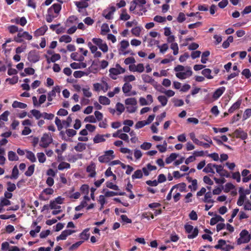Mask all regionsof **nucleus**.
<instances>
[{
    "mask_svg": "<svg viewBox=\"0 0 251 251\" xmlns=\"http://www.w3.org/2000/svg\"><path fill=\"white\" fill-rule=\"evenodd\" d=\"M61 9V4L56 3L53 4L47 11L46 20L48 23H51L59 15Z\"/></svg>",
    "mask_w": 251,
    "mask_h": 251,
    "instance_id": "nucleus-1",
    "label": "nucleus"
},
{
    "mask_svg": "<svg viewBox=\"0 0 251 251\" xmlns=\"http://www.w3.org/2000/svg\"><path fill=\"white\" fill-rule=\"evenodd\" d=\"M184 228L186 233H189L187 237L189 239H193L196 237L199 233V230L197 227L194 228L193 226L186 224L184 226Z\"/></svg>",
    "mask_w": 251,
    "mask_h": 251,
    "instance_id": "nucleus-2",
    "label": "nucleus"
},
{
    "mask_svg": "<svg viewBox=\"0 0 251 251\" xmlns=\"http://www.w3.org/2000/svg\"><path fill=\"white\" fill-rule=\"evenodd\" d=\"M113 150H108L104 152V154L99 157V161L101 163H108L111 159H113L115 156L113 155Z\"/></svg>",
    "mask_w": 251,
    "mask_h": 251,
    "instance_id": "nucleus-3",
    "label": "nucleus"
},
{
    "mask_svg": "<svg viewBox=\"0 0 251 251\" xmlns=\"http://www.w3.org/2000/svg\"><path fill=\"white\" fill-rule=\"evenodd\" d=\"M116 67V68H112L109 70L110 73L109 75L113 79H116V77L112 76V75H117L125 72V69L122 68L119 64H117Z\"/></svg>",
    "mask_w": 251,
    "mask_h": 251,
    "instance_id": "nucleus-4",
    "label": "nucleus"
},
{
    "mask_svg": "<svg viewBox=\"0 0 251 251\" xmlns=\"http://www.w3.org/2000/svg\"><path fill=\"white\" fill-rule=\"evenodd\" d=\"M22 38H24L27 40H31L32 38V36L27 31H24L22 33L19 32L17 34V36L14 37L13 41L17 43H22L24 42V40Z\"/></svg>",
    "mask_w": 251,
    "mask_h": 251,
    "instance_id": "nucleus-5",
    "label": "nucleus"
},
{
    "mask_svg": "<svg viewBox=\"0 0 251 251\" xmlns=\"http://www.w3.org/2000/svg\"><path fill=\"white\" fill-rule=\"evenodd\" d=\"M52 142V138L51 136L47 133H45L41 137L40 146L43 148H46Z\"/></svg>",
    "mask_w": 251,
    "mask_h": 251,
    "instance_id": "nucleus-6",
    "label": "nucleus"
},
{
    "mask_svg": "<svg viewBox=\"0 0 251 251\" xmlns=\"http://www.w3.org/2000/svg\"><path fill=\"white\" fill-rule=\"evenodd\" d=\"M92 42L103 52H106L108 51V47L106 43H103V40L100 38H94L92 39Z\"/></svg>",
    "mask_w": 251,
    "mask_h": 251,
    "instance_id": "nucleus-7",
    "label": "nucleus"
},
{
    "mask_svg": "<svg viewBox=\"0 0 251 251\" xmlns=\"http://www.w3.org/2000/svg\"><path fill=\"white\" fill-rule=\"evenodd\" d=\"M27 59L31 63H36L39 60L40 55L36 50H31L28 54Z\"/></svg>",
    "mask_w": 251,
    "mask_h": 251,
    "instance_id": "nucleus-8",
    "label": "nucleus"
},
{
    "mask_svg": "<svg viewBox=\"0 0 251 251\" xmlns=\"http://www.w3.org/2000/svg\"><path fill=\"white\" fill-rule=\"evenodd\" d=\"M75 232V230H72L70 229H66L63 231L61 234L56 237V240L59 241L60 240H65L67 237Z\"/></svg>",
    "mask_w": 251,
    "mask_h": 251,
    "instance_id": "nucleus-9",
    "label": "nucleus"
},
{
    "mask_svg": "<svg viewBox=\"0 0 251 251\" xmlns=\"http://www.w3.org/2000/svg\"><path fill=\"white\" fill-rule=\"evenodd\" d=\"M192 75V71L190 69L185 72H179L176 74V77L181 79H185L186 77L190 76Z\"/></svg>",
    "mask_w": 251,
    "mask_h": 251,
    "instance_id": "nucleus-10",
    "label": "nucleus"
},
{
    "mask_svg": "<svg viewBox=\"0 0 251 251\" xmlns=\"http://www.w3.org/2000/svg\"><path fill=\"white\" fill-rule=\"evenodd\" d=\"M226 90L225 87H221L215 90L213 94V98L217 100L219 98Z\"/></svg>",
    "mask_w": 251,
    "mask_h": 251,
    "instance_id": "nucleus-11",
    "label": "nucleus"
},
{
    "mask_svg": "<svg viewBox=\"0 0 251 251\" xmlns=\"http://www.w3.org/2000/svg\"><path fill=\"white\" fill-rule=\"evenodd\" d=\"M240 236L243 241L247 240L248 241V243L250 241L251 238V235L249 234L248 231L246 229H244L241 231L240 233Z\"/></svg>",
    "mask_w": 251,
    "mask_h": 251,
    "instance_id": "nucleus-12",
    "label": "nucleus"
},
{
    "mask_svg": "<svg viewBox=\"0 0 251 251\" xmlns=\"http://www.w3.org/2000/svg\"><path fill=\"white\" fill-rule=\"evenodd\" d=\"M86 171L87 172L90 173V174L89 175V176L90 177H93L96 175V171H95V165L94 164L92 163L90 165L88 166L86 168Z\"/></svg>",
    "mask_w": 251,
    "mask_h": 251,
    "instance_id": "nucleus-13",
    "label": "nucleus"
},
{
    "mask_svg": "<svg viewBox=\"0 0 251 251\" xmlns=\"http://www.w3.org/2000/svg\"><path fill=\"white\" fill-rule=\"evenodd\" d=\"M45 57L47 58L48 63H50L51 62H55L61 58L60 55L58 53H54L50 58H49L47 55H45Z\"/></svg>",
    "mask_w": 251,
    "mask_h": 251,
    "instance_id": "nucleus-14",
    "label": "nucleus"
},
{
    "mask_svg": "<svg viewBox=\"0 0 251 251\" xmlns=\"http://www.w3.org/2000/svg\"><path fill=\"white\" fill-rule=\"evenodd\" d=\"M235 133L237 137L240 138L242 140H245L248 137V134L241 129H237L235 131Z\"/></svg>",
    "mask_w": 251,
    "mask_h": 251,
    "instance_id": "nucleus-15",
    "label": "nucleus"
},
{
    "mask_svg": "<svg viewBox=\"0 0 251 251\" xmlns=\"http://www.w3.org/2000/svg\"><path fill=\"white\" fill-rule=\"evenodd\" d=\"M225 221L224 218H223L221 216L216 215L214 217H213L211 219L210 224L211 226H213L219 222H223Z\"/></svg>",
    "mask_w": 251,
    "mask_h": 251,
    "instance_id": "nucleus-16",
    "label": "nucleus"
},
{
    "mask_svg": "<svg viewBox=\"0 0 251 251\" xmlns=\"http://www.w3.org/2000/svg\"><path fill=\"white\" fill-rule=\"evenodd\" d=\"M191 139L193 140L194 143H195L196 144H197L199 146H202L205 149L209 148L210 147L209 144H208L207 143H203L201 141H199L198 139H197L196 138H192V136L191 135Z\"/></svg>",
    "mask_w": 251,
    "mask_h": 251,
    "instance_id": "nucleus-17",
    "label": "nucleus"
},
{
    "mask_svg": "<svg viewBox=\"0 0 251 251\" xmlns=\"http://www.w3.org/2000/svg\"><path fill=\"white\" fill-rule=\"evenodd\" d=\"M241 104V100H237L235 103H234L229 108L228 112L229 113H232L234 111L239 108L240 105Z\"/></svg>",
    "mask_w": 251,
    "mask_h": 251,
    "instance_id": "nucleus-18",
    "label": "nucleus"
},
{
    "mask_svg": "<svg viewBox=\"0 0 251 251\" xmlns=\"http://www.w3.org/2000/svg\"><path fill=\"white\" fill-rule=\"evenodd\" d=\"M215 164H213L212 163H208L207 164L206 167L203 169V172L206 173H211L212 174H214L215 172L214 171L213 168H215Z\"/></svg>",
    "mask_w": 251,
    "mask_h": 251,
    "instance_id": "nucleus-19",
    "label": "nucleus"
},
{
    "mask_svg": "<svg viewBox=\"0 0 251 251\" xmlns=\"http://www.w3.org/2000/svg\"><path fill=\"white\" fill-rule=\"evenodd\" d=\"M48 29V27L47 26H42L38 29H37L34 32V35L35 36H39L43 35L45 34L46 31Z\"/></svg>",
    "mask_w": 251,
    "mask_h": 251,
    "instance_id": "nucleus-20",
    "label": "nucleus"
},
{
    "mask_svg": "<svg viewBox=\"0 0 251 251\" xmlns=\"http://www.w3.org/2000/svg\"><path fill=\"white\" fill-rule=\"evenodd\" d=\"M75 5L79 9H84L89 6V4L87 2H85L82 0L80 1L75 2Z\"/></svg>",
    "mask_w": 251,
    "mask_h": 251,
    "instance_id": "nucleus-21",
    "label": "nucleus"
},
{
    "mask_svg": "<svg viewBox=\"0 0 251 251\" xmlns=\"http://www.w3.org/2000/svg\"><path fill=\"white\" fill-rule=\"evenodd\" d=\"M186 185L185 183L182 182L176 185H175L172 187L173 189L177 188L179 191L181 192H186Z\"/></svg>",
    "mask_w": 251,
    "mask_h": 251,
    "instance_id": "nucleus-22",
    "label": "nucleus"
},
{
    "mask_svg": "<svg viewBox=\"0 0 251 251\" xmlns=\"http://www.w3.org/2000/svg\"><path fill=\"white\" fill-rule=\"evenodd\" d=\"M105 141V139L104 138V136L102 134H98L93 138V142L95 144H98Z\"/></svg>",
    "mask_w": 251,
    "mask_h": 251,
    "instance_id": "nucleus-23",
    "label": "nucleus"
},
{
    "mask_svg": "<svg viewBox=\"0 0 251 251\" xmlns=\"http://www.w3.org/2000/svg\"><path fill=\"white\" fill-rule=\"evenodd\" d=\"M89 228L85 229L80 234V237L83 240H87L90 236V233H89Z\"/></svg>",
    "mask_w": 251,
    "mask_h": 251,
    "instance_id": "nucleus-24",
    "label": "nucleus"
},
{
    "mask_svg": "<svg viewBox=\"0 0 251 251\" xmlns=\"http://www.w3.org/2000/svg\"><path fill=\"white\" fill-rule=\"evenodd\" d=\"M132 89V85L129 83H125L123 87H122V90L123 91V92L126 94V96H130V95L129 94H127V93H128L130 90H131Z\"/></svg>",
    "mask_w": 251,
    "mask_h": 251,
    "instance_id": "nucleus-25",
    "label": "nucleus"
},
{
    "mask_svg": "<svg viewBox=\"0 0 251 251\" xmlns=\"http://www.w3.org/2000/svg\"><path fill=\"white\" fill-rule=\"evenodd\" d=\"M212 197V194L211 192H208L205 193L204 199L203 200V202L205 203H213L214 202V200H212L211 198Z\"/></svg>",
    "mask_w": 251,
    "mask_h": 251,
    "instance_id": "nucleus-26",
    "label": "nucleus"
},
{
    "mask_svg": "<svg viewBox=\"0 0 251 251\" xmlns=\"http://www.w3.org/2000/svg\"><path fill=\"white\" fill-rule=\"evenodd\" d=\"M226 241L223 239H220L218 241V244L214 246L216 249L223 250L226 246Z\"/></svg>",
    "mask_w": 251,
    "mask_h": 251,
    "instance_id": "nucleus-27",
    "label": "nucleus"
},
{
    "mask_svg": "<svg viewBox=\"0 0 251 251\" xmlns=\"http://www.w3.org/2000/svg\"><path fill=\"white\" fill-rule=\"evenodd\" d=\"M8 160L11 161H17L19 159V157L15 152L9 151L8 152Z\"/></svg>",
    "mask_w": 251,
    "mask_h": 251,
    "instance_id": "nucleus-28",
    "label": "nucleus"
},
{
    "mask_svg": "<svg viewBox=\"0 0 251 251\" xmlns=\"http://www.w3.org/2000/svg\"><path fill=\"white\" fill-rule=\"evenodd\" d=\"M76 151L81 152L86 149V144L79 142L74 148Z\"/></svg>",
    "mask_w": 251,
    "mask_h": 251,
    "instance_id": "nucleus-29",
    "label": "nucleus"
},
{
    "mask_svg": "<svg viewBox=\"0 0 251 251\" xmlns=\"http://www.w3.org/2000/svg\"><path fill=\"white\" fill-rule=\"evenodd\" d=\"M100 103L103 105H109L110 103V100L105 96H100L99 98Z\"/></svg>",
    "mask_w": 251,
    "mask_h": 251,
    "instance_id": "nucleus-30",
    "label": "nucleus"
},
{
    "mask_svg": "<svg viewBox=\"0 0 251 251\" xmlns=\"http://www.w3.org/2000/svg\"><path fill=\"white\" fill-rule=\"evenodd\" d=\"M12 107L14 108L25 109L27 107V105L25 103L15 100L12 104Z\"/></svg>",
    "mask_w": 251,
    "mask_h": 251,
    "instance_id": "nucleus-31",
    "label": "nucleus"
},
{
    "mask_svg": "<svg viewBox=\"0 0 251 251\" xmlns=\"http://www.w3.org/2000/svg\"><path fill=\"white\" fill-rule=\"evenodd\" d=\"M125 194H126L125 192L118 193V192H113V191H107L105 193V196L107 197H112V196H117V195L124 196Z\"/></svg>",
    "mask_w": 251,
    "mask_h": 251,
    "instance_id": "nucleus-32",
    "label": "nucleus"
},
{
    "mask_svg": "<svg viewBox=\"0 0 251 251\" xmlns=\"http://www.w3.org/2000/svg\"><path fill=\"white\" fill-rule=\"evenodd\" d=\"M211 70L210 69H205L201 71V74L207 78L212 79L213 76L211 75Z\"/></svg>",
    "mask_w": 251,
    "mask_h": 251,
    "instance_id": "nucleus-33",
    "label": "nucleus"
},
{
    "mask_svg": "<svg viewBox=\"0 0 251 251\" xmlns=\"http://www.w3.org/2000/svg\"><path fill=\"white\" fill-rule=\"evenodd\" d=\"M125 104L127 105H136L137 104V100L134 98H130L126 99Z\"/></svg>",
    "mask_w": 251,
    "mask_h": 251,
    "instance_id": "nucleus-34",
    "label": "nucleus"
},
{
    "mask_svg": "<svg viewBox=\"0 0 251 251\" xmlns=\"http://www.w3.org/2000/svg\"><path fill=\"white\" fill-rule=\"evenodd\" d=\"M178 155L176 153H172L170 156L166 158L165 162L167 164H170L174 161Z\"/></svg>",
    "mask_w": 251,
    "mask_h": 251,
    "instance_id": "nucleus-35",
    "label": "nucleus"
},
{
    "mask_svg": "<svg viewBox=\"0 0 251 251\" xmlns=\"http://www.w3.org/2000/svg\"><path fill=\"white\" fill-rule=\"evenodd\" d=\"M142 78L143 81L145 83H151L154 81V79L152 78L151 76L146 74L142 75Z\"/></svg>",
    "mask_w": 251,
    "mask_h": 251,
    "instance_id": "nucleus-36",
    "label": "nucleus"
},
{
    "mask_svg": "<svg viewBox=\"0 0 251 251\" xmlns=\"http://www.w3.org/2000/svg\"><path fill=\"white\" fill-rule=\"evenodd\" d=\"M60 42L68 43L71 42L72 38L67 35H64L61 36L59 39Z\"/></svg>",
    "mask_w": 251,
    "mask_h": 251,
    "instance_id": "nucleus-37",
    "label": "nucleus"
},
{
    "mask_svg": "<svg viewBox=\"0 0 251 251\" xmlns=\"http://www.w3.org/2000/svg\"><path fill=\"white\" fill-rule=\"evenodd\" d=\"M33 116L37 120L39 119L43 115V113H41L40 111L36 109H33L30 111Z\"/></svg>",
    "mask_w": 251,
    "mask_h": 251,
    "instance_id": "nucleus-38",
    "label": "nucleus"
},
{
    "mask_svg": "<svg viewBox=\"0 0 251 251\" xmlns=\"http://www.w3.org/2000/svg\"><path fill=\"white\" fill-rule=\"evenodd\" d=\"M35 165L32 164L28 167L27 170L25 172V174L27 176H31L34 171Z\"/></svg>",
    "mask_w": 251,
    "mask_h": 251,
    "instance_id": "nucleus-39",
    "label": "nucleus"
},
{
    "mask_svg": "<svg viewBox=\"0 0 251 251\" xmlns=\"http://www.w3.org/2000/svg\"><path fill=\"white\" fill-rule=\"evenodd\" d=\"M210 53V51L208 50L205 51L202 53L201 58V62L202 63L205 64L206 63L208 60L207 57L209 56Z\"/></svg>",
    "mask_w": 251,
    "mask_h": 251,
    "instance_id": "nucleus-40",
    "label": "nucleus"
},
{
    "mask_svg": "<svg viewBox=\"0 0 251 251\" xmlns=\"http://www.w3.org/2000/svg\"><path fill=\"white\" fill-rule=\"evenodd\" d=\"M143 177V172L141 170H137L134 172V174L132 175V178L133 179L137 178H141Z\"/></svg>",
    "mask_w": 251,
    "mask_h": 251,
    "instance_id": "nucleus-41",
    "label": "nucleus"
},
{
    "mask_svg": "<svg viewBox=\"0 0 251 251\" xmlns=\"http://www.w3.org/2000/svg\"><path fill=\"white\" fill-rule=\"evenodd\" d=\"M26 158L31 162H35L36 161V158L34 154L31 151H27Z\"/></svg>",
    "mask_w": 251,
    "mask_h": 251,
    "instance_id": "nucleus-42",
    "label": "nucleus"
},
{
    "mask_svg": "<svg viewBox=\"0 0 251 251\" xmlns=\"http://www.w3.org/2000/svg\"><path fill=\"white\" fill-rule=\"evenodd\" d=\"M71 165L69 163L66 162H62L59 164L58 169L59 170H63L65 169H69Z\"/></svg>",
    "mask_w": 251,
    "mask_h": 251,
    "instance_id": "nucleus-43",
    "label": "nucleus"
},
{
    "mask_svg": "<svg viewBox=\"0 0 251 251\" xmlns=\"http://www.w3.org/2000/svg\"><path fill=\"white\" fill-rule=\"evenodd\" d=\"M158 101L161 103L162 106H165L168 102V99L165 96H159L157 98Z\"/></svg>",
    "mask_w": 251,
    "mask_h": 251,
    "instance_id": "nucleus-44",
    "label": "nucleus"
},
{
    "mask_svg": "<svg viewBox=\"0 0 251 251\" xmlns=\"http://www.w3.org/2000/svg\"><path fill=\"white\" fill-rule=\"evenodd\" d=\"M235 186L231 183L228 182L226 184L224 191L225 193L229 192L231 190L234 189Z\"/></svg>",
    "mask_w": 251,
    "mask_h": 251,
    "instance_id": "nucleus-45",
    "label": "nucleus"
},
{
    "mask_svg": "<svg viewBox=\"0 0 251 251\" xmlns=\"http://www.w3.org/2000/svg\"><path fill=\"white\" fill-rule=\"evenodd\" d=\"M18 175L19 170L18 169L17 166H15L12 169V175L10 176V178L16 179L18 177Z\"/></svg>",
    "mask_w": 251,
    "mask_h": 251,
    "instance_id": "nucleus-46",
    "label": "nucleus"
},
{
    "mask_svg": "<svg viewBox=\"0 0 251 251\" xmlns=\"http://www.w3.org/2000/svg\"><path fill=\"white\" fill-rule=\"evenodd\" d=\"M10 204L11 201L9 200H8V199L1 198L0 201V206L1 207L9 205Z\"/></svg>",
    "mask_w": 251,
    "mask_h": 251,
    "instance_id": "nucleus-47",
    "label": "nucleus"
},
{
    "mask_svg": "<svg viewBox=\"0 0 251 251\" xmlns=\"http://www.w3.org/2000/svg\"><path fill=\"white\" fill-rule=\"evenodd\" d=\"M187 180L188 182H192V185H193V189L194 191H196L197 189V179H192V178L190 176H187L186 177Z\"/></svg>",
    "mask_w": 251,
    "mask_h": 251,
    "instance_id": "nucleus-48",
    "label": "nucleus"
},
{
    "mask_svg": "<svg viewBox=\"0 0 251 251\" xmlns=\"http://www.w3.org/2000/svg\"><path fill=\"white\" fill-rule=\"evenodd\" d=\"M7 29L11 34H14L19 31L18 27L15 25H9L7 27Z\"/></svg>",
    "mask_w": 251,
    "mask_h": 251,
    "instance_id": "nucleus-49",
    "label": "nucleus"
},
{
    "mask_svg": "<svg viewBox=\"0 0 251 251\" xmlns=\"http://www.w3.org/2000/svg\"><path fill=\"white\" fill-rule=\"evenodd\" d=\"M129 42L126 40H123L121 42V47L120 49V50L121 51H124L129 46Z\"/></svg>",
    "mask_w": 251,
    "mask_h": 251,
    "instance_id": "nucleus-50",
    "label": "nucleus"
},
{
    "mask_svg": "<svg viewBox=\"0 0 251 251\" xmlns=\"http://www.w3.org/2000/svg\"><path fill=\"white\" fill-rule=\"evenodd\" d=\"M72 122V119L71 117V115H69L67 117L66 120H64L62 121V124L65 126L66 128H68L70 126Z\"/></svg>",
    "mask_w": 251,
    "mask_h": 251,
    "instance_id": "nucleus-51",
    "label": "nucleus"
},
{
    "mask_svg": "<svg viewBox=\"0 0 251 251\" xmlns=\"http://www.w3.org/2000/svg\"><path fill=\"white\" fill-rule=\"evenodd\" d=\"M130 16L126 13V9L123 10V13L120 15V19L122 20L127 21L129 20Z\"/></svg>",
    "mask_w": 251,
    "mask_h": 251,
    "instance_id": "nucleus-52",
    "label": "nucleus"
},
{
    "mask_svg": "<svg viewBox=\"0 0 251 251\" xmlns=\"http://www.w3.org/2000/svg\"><path fill=\"white\" fill-rule=\"evenodd\" d=\"M37 156L40 163H44L46 161V158L43 152H39L37 154Z\"/></svg>",
    "mask_w": 251,
    "mask_h": 251,
    "instance_id": "nucleus-53",
    "label": "nucleus"
},
{
    "mask_svg": "<svg viewBox=\"0 0 251 251\" xmlns=\"http://www.w3.org/2000/svg\"><path fill=\"white\" fill-rule=\"evenodd\" d=\"M171 49L173 50V54L176 55L178 53V47L176 43H173L171 45Z\"/></svg>",
    "mask_w": 251,
    "mask_h": 251,
    "instance_id": "nucleus-54",
    "label": "nucleus"
},
{
    "mask_svg": "<svg viewBox=\"0 0 251 251\" xmlns=\"http://www.w3.org/2000/svg\"><path fill=\"white\" fill-rule=\"evenodd\" d=\"M116 110L118 112H119V115H120L122 113H123L125 109V108L124 105L120 102H118L116 104Z\"/></svg>",
    "mask_w": 251,
    "mask_h": 251,
    "instance_id": "nucleus-55",
    "label": "nucleus"
},
{
    "mask_svg": "<svg viewBox=\"0 0 251 251\" xmlns=\"http://www.w3.org/2000/svg\"><path fill=\"white\" fill-rule=\"evenodd\" d=\"M73 75L75 78H80L84 75H87V74L83 71H76L74 72Z\"/></svg>",
    "mask_w": 251,
    "mask_h": 251,
    "instance_id": "nucleus-56",
    "label": "nucleus"
},
{
    "mask_svg": "<svg viewBox=\"0 0 251 251\" xmlns=\"http://www.w3.org/2000/svg\"><path fill=\"white\" fill-rule=\"evenodd\" d=\"M134 68H135V70L136 72L139 73H142L144 71V65L142 63H139L137 64V66L134 65Z\"/></svg>",
    "mask_w": 251,
    "mask_h": 251,
    "instance_id": "nucleus-57",
    "label": "nucleus"
},
{
    "mask_svg": "<svg viewBox=\"0 0 251 251\" xmlns=\"http://www.w3.org/2000/svg\"><path fill=\"white\" fill-rule=\"evenodd\" d=\"M135 80V77L133 75H126L124 77V81L126 83L133 81Z\"/></svg>",
    "mask_w": 251,
    "mask_h": 251,
    "instance_id": "nucleus-58",
    "label": "nucleus"
},
{
    "mask_svg": "<svg viewBox=\"0 0 251 251\" xmlns=\"http://www.w3.org/2000/svg\"><path fill=\"white\" fill-rule=\"evenodd\" d=\"M84 121L85 122H89L91 123H95L97 122L96 118L93 115H90L86 117L84 119Z\"/></svg>",
    "mask_w": 251,
    "mask_h": 251,
    "instance_id": "nucleus-59",
    "label": "nucleus"
},
{
    "mask_svg": "<svg viewBox=\"0 0 251 251\" xmlns=\"http://www.w3.org/2000/svg\"><path fill=\"white\" fill-rule=\"evenodd\" d=\"M141 32L140 28L139 26L135 27L131 29V33L135 36L138 37Z\"/></svg>",
    "mask_w": 251,
    "mask_h": 251,
    "instance_id": "nucleus-60",
    "label": "nucleus"
},
{
    "mask_svg": "<svg viewBox=\"0 0 251 251\" xmlns=\"http://www.w3.org/2000/svg\"><path fill=\"white\" fill-rule=\"evenodd\" d=\"M110 31L109 26L107 24H103L101 27V34L102 35L105 34V33Z\"/></svg>",
    "mask_w": 251,
    "mask_h": 251,
    "instance_id": "nucleus-61",
    "label": "nucleus"
},
{
    "mask_svg": "<svg viewBox=\"0 0 251 251\" xmlns=\"http://www.w3.org/2000/svg\"><path fill=\"white\" fill-rule=\"evenodd\" d=\"M83 242V241H79L73 244L70 248L69 251H73L78 248Z\"/></svg>",
    "mask_w": 251,
    "mask_h": 251,
    "instance_id": "nucleus-62",
    "label": "nucleus"
},
{
    "mask_svg": "<svg viewBox=\"0 0 251 251\" xmlns=\"http://www.w3.org/2000/svg\"><path fill=\"white\" fill-rule=\"evenodd\" d=\"M66 133L69 137H72L76 135V131L73 129H67Z\"/></svg>",
    "mask_w": 251,
    "mask_h": 251,
    "instance_id": "nucleus-63",
    "label": "nucleus"
},
{
    "mask_svg": "<svg viewBox=\"0 0 251 251\" xmlns=\"http://www.w3.org/2000/svg\"><path fill=\"white\" fill-rule=\"evenodd\" d=\"M89 187L87 184H83L80 187V191L84 194L88 195L89 193Z\"/></svg>",
    "mask_w": 251,
    "mask_h": 251,
    "instance_id": "nucleus-64",
    "label": "nucleus"
}]
</instances>
